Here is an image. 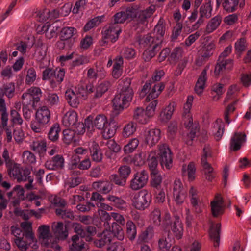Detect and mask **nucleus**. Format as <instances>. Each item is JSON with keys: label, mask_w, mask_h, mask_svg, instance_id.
<instances>
[{"label": "nucleus", "mask_w": 251, "mask_h": 251, "mask_svg": "<svg viewBox=\"0 0 251 251\" xmlns=\"http://www.w3.org/2000/svg\"><path fill=\"white\" fill-rule=\"evenodd\" d=\"M131 84V79L128 77L119 80L120 90L112 100L113 105L115 110L122 111L129 106L134 95Z\"/></svg>", "instance_id": "1"}, {"label": "nucleus", "mask_w": 251, "mask_h": 251, "mask_svg": "<svg viewBox=\"0 0 251 251\" xmlns=\"http://www.w3.org/2000/svg\"><path fill=\"white\" fill-rule=\"evenodd\" d=\"M193 101V97L189 96L187 97V101L184 105V111L182 115L184 126L186 128H191V130L190 133L188 134V139L186 141V144L189 146L192 145L193 140L200 129L199 123L196 121L193 122L192 115L190 113Z\"/></svg>", "instance_id": "2"}, {"label": "nucleus", "mask_w": 251, "mask_h": 251, "mask_svg": "<svg viewBox=\"0 0 251 251\" xmlns=\"http://www.w3.org/2000/svg\"><path fill=\"white\" fill-rule=\"evenodd\" d=\"M193 101V97L189 96L187 97V101L184 105V111L182 115L184 126L186 128H191V130L190 133L188 134V139L186 141V144L189 146L192 145L193 140L200 129L199 123L196 121L193 122L192 115L190 113Z\"/></svg>", "instance_id": "3"}, {"label": "nucleus", "mask_w": 251, "mask_h": 251, "mask_svg": "<svg viewBox=\"0 0 251 251\" xmlns=\"http://www.w3.org/2000/svg\"><path fill=\"white\" fill-rule=\"evenodd\" d=\"M138 42L140 47L145 49L142 56L145 61L153 57L161 47V43L158 42L151 33L141 38Z\"/></svg>", "instance_id": "4"}, {"label": "nucleus", "mask_w": 251, "mask_h": 251, "mask_svg": "<svg viewBox=\"0 0 251 251\" xmlns=\"http://www.w3.org/2000/svg\"><path fill=\"white\" fill-rule=\"evenodd\" d=\"M132 204L137 209L143 210L147 208L151 201V196L147 190H142L134 195Z\"/></svg>", "instance_id": "5"}, {"label": "nucleus", "mask_w": 251, "mask_h": 251, "mask_svg": "<svg viewBox=\"0 0 251 251\" xmlns=\"http://www.w3.org/2000/svg\"><path fill=\"white\" fill-rule=\"evenodd\" d=\"M159 153L158 154L161 166L167 169L172 166V154L168 146L166 144L158 145Z\"/></svg>", "instance_id": "6"}, {"label": "nucleus", "mask_w": 251, "mask_h": 251, "mask_svg": "<svg viewBox=\"0 0 251 251\" xmlns=\"http://www.w3.org/2000/svg\"><path fill=\"white\" fill-rule=\"evenodd\" d=\"M148 178V174L146 171L137 172L134 174L133 178L130 181L129 188L134 191L139 190L146 185Z\"/></svg>", "instance_id": "7"}, {"label": "nucleus", "mask_w": 251, "mask_h": 251, "mask_svg": "<svg viewBox=\"0 0 251 251\" xmlns=\"http://www.w3.org/2000/svg\"><path fill=\"white\" fill-rule=\"evenodd\" d=\"M215 49V44L213 42L204 44L198 51V57L196 60V63L201 66L211 57Z\"/></svg>", "instance_id": "8"}, {"label": "nucleus", "mask_w": 251, "mask_h": 251, "mask_svg": "<svg viewBox=\"0 0 251 251\" xmlns=\"http://www.w3.org/2000/svg\"><path fill=\"white\" fill-rule=\"evenodd\" d=\"M85 93V91L82 87H78L76 92L72 89H68L65 92V99L71 106L76 108L80 103L81 98L84 97Z\"/></svg>", "instance_id": "9"}, {"label": "nucleus", "mask_w": 251, "mask_h": 251, "mask_svg": "<svg viewBox=\"0 0 251 251\" xmlns=\"http://www.w3.org/2000/svg\"><path fill=\"white\" fill-rule=\"evenodd\" d=\"M212 7L211 1L203 4L200 8V16L198 21L192 25L191 31L198 29L202 25L206 19L209 18L212 15Z\"/></svg>", "instance_id": "10"}, {"label": "nucleus", "mask_w": 251, "mask_h": 251, "mask_svg": "<svg viewBox=\"0 0 251 251\" xmlns=\"http://www.w3.org/2000/svg\"><path fill=\"white\" fill-rule=\"evenodd\" d=\"M39 238L42 246L46 247H52L55 243L54 237L50 233L49 226L42 225L38 228Z\"/></svg>", "instance_id": "11"}, {"label": "nucleus", "mask_w": 251, "mask_h": 251, "mask_svg": "<svg viewBox=\"0 0 251 251\" xmlns=\"http://www.w3.org/2000/svg\"><path fill=\"white\" fill-rule=\"evenodd\" d=\"M217 4L219 6L222 4L224 10L228 13L236 11L238 7L242 8L245 6V0L240 2V0H216Z\"/></svg>", "instance_id": "12"}, {"label": "nucleus", "mask_w": 251, "mask_h": 251, "mask_svg": "<svg viewBox=\"0 0 251 251\" xmlns=\"http://www.w3.org/2000/svg\"><path fill=\"white\" fill-rule=\"evenodd\" d=\"M65 160L62 155L56 154L49 158L45 163V167L49 170L58 171L64 167Z\"/></svg>", "instance_id": "13"}, {"label": "nucleus", "mask_w": 251, "mask_h": 251, "mask_svg": "<svg viewBox=\"0 0 251 251\" xmlns=\"http://www.w3.org/2000/svg\"><path fill=\"white\" fill-rule=\"evenodd\" d=\"M160 130L159 129H147L144 132L145 141L150 147L155 145L160 138Z\"/></svg>", "instance_id": "14"}, {"label": "nucleus", "mask_w": 251, "mask_h": 251, "mask_svg": "<svg viewBox=\"0 0 251 251\" xmlns=\"http://www.w3.org/2000/svg\"><path fill=\"white\" fill-rule=\"evenodd\" d=\"M246 140L245 133L242 132H235L232 137L230 142V148L234 151L239 150L241 146Z\"/></svg>", "instance_id": "15"}, {"label": "nucleus", "mask_w": 251, "mask_h": 251, "mask_svg": "<svg viewBox=\"0 0 251 251\" xmlns=\"http://www.w3.org/2000/svg\"><path fill=\"white\" fill-rule=\"evenodd\" d=\"M233 66V60L232 59H218L215 65L214 74L219 75L225 70H231Z\"/></svg>", "instance_id": "16"}, {"label": "nucleus", "mask_w": 251, "mask_h": 251, "mask_svg": "<svg viewBox=\"0 0 251 251\" xmlns=\"http://www.w3.org/2000/svg\"><path fill=\"white\" fill-rule=\"evenodd\" d=\"M223 200L220 194H217L214 200L211 202V212L214 217H217L224 213Z\"/></svg>", "instance_id": "17"}, {"label": "nucleus", "mask_w": 251, "mask_h": 251, "mask_svg": "<svg viewBox=\"0 0 251 251\" xmlns=\"http://www.w3.org/2000/svg\"><path fill=\"white\" fill-rule=\"evenodd\" d=\"M174 243V238L172 237L170 231L164 233L158 241V248L161 251H169Z\"/></svg>", "instance_id": "18"}, {"label": "nucleus", "mask_w": 251, "mask_h": 251, "mask_svg": "<svg viewBox=\"0 0 251 251\" xmlns=\"http://www.w3.org/2000/svg\"><path fill=\"white\" fill-rule=\"evenodd\" d=\"M121 32V29L118 25L111 24L108 28L104 32L105 39H109L112 43H114L119 38V35Z\"/></svg>", "instance_id": "19"}, {"label": "nucleus", "mask_w": 251, "mask_h": 251, "mask_svg": "<svg viewBox=\"0 0 251 251\" xmlns=\"http://www.w3.org/2000/svg\"><path fill=\"white\" fill-rule=\"evenodd\" d=\"M50 111L47 106H42L38 108L35 113V119L39 120L47 125L50 120Z\"/></svg>", "instance_id": "20"}, {"label": "nucleus", "mask_w": 251, "mask_h": 251, "mask_svg": "<svg viewBox=\"0 0 251 251\" xmlns=\"http://www.w3.org/2000/svg\"><path fill=\"white\" fill-rule=\"evenodd\" d=\"M92 188L102 194L109 193L113 189V185L108 180H99L94 182L92 185Z\"/></svg>", "instance_id": "21"}, {"label": "nucleus", "mask_w": 251, "mask_h": 251, "mask_svg": "<svg viewBox=\"0 0 251 251\" xmlns=\"http://www.w3.org/2000/svg\"><path fill=\"white\" fill-rule=\"evenodd\" d=\"M52 230L55 236L58 239L65 240L68 233L67 228L61 222L53 223L51 226Z\"/></svg>", "instance_id": "22"}, {"label": "nucleus", "mask_w": 251, "mask_h": 251, "mask_svg": "<svg viewBox=\"0 0 251 251\" xmlns=\"http://www.w3.org/2000/svg\"><path fill=\"white\" fill-rule=\"evenodd\" d=\"M135 16L133 10L131 8H127L126 11H121L115 14L113 17L114 23L118 25L124 23L126 20L132 19Z\"/></svg>", "instance_id": "23"}, {"label": "nucleus", "mask_w": 251, "mask_h": 251, "mask_svg": "<svg viewBox=\"0 0 251 251\" xmlns=\"http://www.w3.org/2000/svg\"><path fill=\"white\" fill-rule=\"evenodd\" d=\"M165 23L163 18H160L155 25L153 31L151 33L153 37L156 38L158 42L162 43L165 33Z\"/></svg>", "instance_id": "24"}, {"label": "nucleus", "mask_w": 251, "mask_h": 251, "mask_svg": "<svg viewBox=\"0 0 251 251\" xmlns=\"http://www.w3.org/2000/svg\"><path fill=\"white\" fill-rule=\"evenodd\" d=\"M89 150L92 160L96 162H100L102 159V153L99 144L93 141L89 145Z\"/></svg>", "instance_id": "25"}, {"label": "nucleus", "mask_w": 251, "mask_h": 251, "mask_svg": "<svg viewBox=\"0 0 251 251\" xmlns=\"http://www.w3.org/2000/svg\"><path fill=\"white\" fill-rule=\"evenodd\" d=\"M151 117L148 112L142 107H137L134 111L133 119L141 124H147Z\"/></svg>", "instance_id": "26"}, {"label": "nucleus", "mask_w": 251, "mask_h": 251, "mask_svg": "<svg viewBox=\"0 0 251 251\" xmlns=\"http://www.w3.org/2000/svg\"><path fill=\"white\" fill-rule=\"evenodd\" d=\"M30 149L40 155L43 154L47 150V143L43 139L33 140L30 143Z\"/></svg>", "instance_id": "27"}, {"label": "nucleus", "mask_w": 251, "mask_h": 251, "mask_svg": "<svg viewBox=\"0 0 251 251\" xmlns=\"http://www.w3.org/2000/svg\"><path fill=\"white\" fill-rule=\"evenodd\" d=\"M30 174V171L28 169H22L19 175L16 179L18 182L28 180V183L25 185V187L28 190H31L33 188L32 184L33 181V177L29 176Z\"/></svg>", "instance_id": "28"}, {"label": "nucleus", "mask_w": 251, "mask_h": 251, "mask_svg": "<svg viewBox=\"0 0 251 251\" xmlns=\"http://www.w3.org/2000/svg\"><path fill=\"white\" fill-rule=\"evenodd\" d=\"M171 228L176 239H180L182 238L183 233V225L180 220L179 216H175V219L173 221Z\"/></svg>", "instance_id": "29"}, {"label": "nucleus", "mask_w": 251, "mask_h": 251, "mask_svg": "<svg viewBox=\"0 0 251 251\" xmlns=\"http://www.w3.org/2000/svg\"><path fill=\"white\" fill-rule=\"evenodd\" d=\"M114 65L112 70V76L114 78H119L122 74L123 67V58L122 56H117L114 59Z\"/></svg>", "instance_id": "30"}, {"label": "nucleus", "mask_w": 251, "mask_h": 251, "mask_svg": "<svg viewBox=\"0 0 251 251\" xmlns=\"http://www.w3.org/2000/svg\"><path fill=\"white\" fill-rule=\"evenodd\" d=\"M71 241L68 251H82L85 248V242L78 235L72 236Z\"/></svg>", "instance_id": "31"}, {"label": "nucleus", "mask_w": 251, "mask_h": 251, "mask_svg": "<svg viewBox=\"0 0 251 251\" xmlns=\"http://www.w3.org/2000/svg\"><path fill=\"white\" fill-rule=\"evenodd\" d=\"M165 88V84L162 82L154 84L146 98V101H150L155 100Z\"/></svg>", "instance_id": "32"}, {"label": "nucleus", "mask_w": 251, "mask_h": 251, "mask_svg": "<svg viewBox=\"0 0 251 251\" xmlns=\"http://www.w3.org/2000/svg\"><path fill=\"white\" fill-rule=\"evenodd\" d=\"M154 235V229L151 226H149L139 235L137 242L138 244L148 243Z\"/></svg>", "instance_id": "33"}, {"label": "nucleus", "mask_w": 251, "mask_h": 251, "mask_svg": "<svg viewBox=\"0 0 251 251\" xmlns=\"http://www.w3.org/2000/svg\"><path fill=\"white\" fill-rule=\"evenodd\" d=\"M207 71L204 69L201 72L199 76L195 87V91L198 95L202 93L205 87V83L207 80Z\"/></svg>", "instance_id": "34"}, {"label": "nucleus", "mask_w": 251, "mask_h": 251, "mask_svg": "<svg viewBox=\"0 0 251 251\" xmlns=\"http://www.w3.org/2000/svg\"><path fill=\"white\" fill-rule=\"evenodd\" d=\"M221 227V224L217 223L216 225L212 224L210 228L209 235L210 238L215 242L214 244L215 247H218L219 245Z\"/></svg>", "instance_id": "35"}, {"label": "nucleus", "mask_w": 251, "mask_h": 251, "mask_svg": "<svg viewBox=\"0 0 251 251\" xmlns=\"http://www.w3.org/2000/svg\"><path fill=\"white\" fill-rule=\"evenodd\" d=\"M77 121V114L75 111H69L63 116L62 123L66 126H75Z\"/></svg>", "instance_id": "36"}, {"label": "nucleus", "mask_w": 251, "mask_h": 251, "mask_svg": "<svg viewBox=\"0 0 251 251\" xmlns=\"http://www.w3.org/2000/svg\"><path fill=\"white\" fill-rule=\"evenodd\" d=\"M107 200L112 203V204L117 208L123 211H126L127 204L125 200L121 197L114 195H109L107 197Z\"/></svg>", "instance_id": "37"}, {"label": "nucleus", "mask_w": 251, "mask_h": 251, "mask_svg": "<svg viewBox=\"0 0 251 251\" xmlns=\"http://www.w3.org/2000/svg\"><path fill=\"white\" fill-rule=\"evenodd\" d=\"M221 22L222 17L220 15H217L212 18L206 25L205 34H208L215 31L219 26Z\"/></svg>", "instance_id": "38"}, {"label": "nucleus", "mask_w": 251, "mask_h": 251, "mask_svg": "<svg viewBox=\"0 0 251 251\" xmlns=\"http://www.w3.org/2000/svg\"><path fill=\"white\" fill-rule=\"evenodd\" d=\"M15 89L14 83L10 82L3 84L1 87H0V97L5 95L9 99L12 98L14 95Z\"/></svg>", "instance_id": "39"}, {"label": "nucleus", "mask_w": 251, "mask_h": 251, "mask_svg": "<svg viewBox=\"0 0 251 251\" xmlns=\"http://www.w3.org/2000/svg\"><path fill=\"white\" fill-rule=\"evenodd\" d=\"M174 111V103H170L161 112L159 115V120L162 122H167L171 118Z\"/></svg>", "instance_id": "40"}, {"label": "nucleus", "mask_w": 251, "mask_h": 251, "mask_svg": "<svg viewBox=\"0 0 251 251\" xmlns=\"http://www.w3.org/2000/svg\"><path fill=\"white\" fill-rule=\"evenodd\" d=\"M7 169V173L10 177L16 179L20 174L22 168H21L19 164L15 162L6 167Z\"/></svg>", "instance_id": "41"}, {"label": "nucleus", "mask_w": 251, "mask_h": 251, "mask_svg": "<svg viewBox=\"0 0 251 251\" xmlns=\"http://www.w3.org/2000/svg\"><path fill=\"white\" fill-rule=\"evenodd\" d=\"M21 226L23 229V236L30 241H33L34 234L32 230L31 224L29 222H24L21 224Z\"/></svg>", "instance_id": "42"}, {"label": "nucleus", "mask_w": 251, "mask_h": 251, "mask_svg": "<svg viewBox=\"0 0 251 251\" xmlns=\"http://www.w3.org/2000/svg\"><path fill=\"white\" fill-rule=\"evenodd\" d=\"M77 30L73 27H63L60 33V38L63 40L74 38L73 37L77 34Z\"/></svg>", "instance_id": "43"}, {"label": "nucleus", "mask_w": 251, "mask_h": 251, "mask_svg": "<svg viewBox=\"0 0 251 251\" xmlns=\"http://www.w3.org/2000/svg\"><path fill=\"white\" fill-rule=\"evenodd\" d=\"M108 124L107 118L103 114L97 115L93 120L94 126L99 130H102Z\"/></svg>", "instance_id": "44"}, {"label": "nucleus", "mask_w": 251, "mask_h": 251, "mask_svg": "<svg viewBox=\"0 0 251 251\" xmlns=\"http://www.w3.org/2000/svg\"><path fill=\"white\" fill-rule=\"evenodd\" d=\"M111 86V83L109 81H104L101 82L97 87L94 97L95 98L101 97L103 94L109 90Z\"/></svg>", "instance_id": "45"}, {"label": "nucleus", "mask_w": 251, "mask_h": 251, "mask_svg": "<svg viewBox=\"0 0 251 251\" xmlns=\"http://www.w3.org/2000/svg\"><path fill=\"white\" fill-rule=\"evenodd\" d=\"M189 196L191 197V203L195 209L196 212L200 213L201 209L198 205L199 198L197 195V191L193 187H191L189 190Z\"/></svg>", "instance_id": "46"}, {"label": "nucleus", "mask_w": 251, "mask_h": 251, "mask_svg": "<svg viewBox=\"0 0 251 251\" xmlns=\"http://www.w3.org/2000/svg\"><path fill=\"white\" fill-rule=\"evenodd\" d=\"M196 168L195 164L191 162L187 166V168L186 165L182 166V171L183 173H186L188 179L189 181H193L195 178V173Z\"/></svg>", "instance_id": "47"}, {"label": "nucleus", "mask_w": 251, "mask_h": 251, "mask_svg": "<svg viewBox=\"0 0 251 251\" xmlns=\"http://www.w3.org/2000/svg\"><path fill=\"white\" fill-rule=\"evenodd\" d=\"M162 177L157 172L151 173V186L156 190L161 188Z\"/></svg>", "instance_id": "48"}, {"label": "nucleus", "mask_w": 251, "mask_h": 251, "mask_svg": "<svg viewBox=\"0 0 251 251\" xmlns=\"http://www.w3.org/2000/svg\"><path fill=\"white\" fill-rule=\"evenodd\" d=\"M111 231L114 237L119 240L124 239V233L122 226L117 223H113L111 225Z\"/></svg>", "instance_id": "49"}, {"label": "nucleus", "mask_w": 251, "mask_h": 251, "mask_svg": "<svg viewBox=\"0 0 251 251\" xmlns=\"http://www.w3.org/2000/svg\"><path fill=\"white\" fill-rule=\"evenodd\" d=\"M224 85L221 83H216L214 84L211 89V94L213 95V100L217 101L221 97L224 90Z\"/></svg>", "instance_id": "50"}, {"label": "nucleus", "mask_w": 251, "mask_h": 251, "mask_svg": "<svg viewBox=\"0 0 251 251\" xmlns=\"http://www.w3.org/2000/svg\"><path fill=\"white\" fill-rule=\"evenodd\" d=\"M61 131V129L59 124L56 123L53 125L48 133L49 139L53 142L56 141L59 138V133Z\"/></svg>", "instance_id": "51"}, {"label": "nucleus", "mask_w": 251, "mask_h": 251, "mask_svg": "<svg viewBox=\"0 0 251 251\" xmlns=\"http://www.w3.org/2000/svg\"><path fill=\"white\" fill-rule=\"evenodd\" d=\"M224 127L225 125L222 120L217 119L214 126V128L217 130L216 132L214 134V137L216 141H219L221 139L224 133Z\"/></svg>", "instance_id": "52"}, {"label": "nucleus", "mask_w": 251, "mask_h": 251, "mask_svg": "<svg viewBox=\"0 0 251 251\" xmlns=\"http://www.w3.org/2000/svg\"><path fill=\"white\" fill-rule=\"evenodd\" d=\"M126 234L130 240L135 239L137 234L136 226L131 221L126 222Z\"/></svg>", "instance_id": "53"}, {"label": "nucleus", "mask_w": 251, "mask_h": 251, "mask_svg": "<svg viewBox=\"0 0 251 251\" xmlns=\"http://www.w3.org/2000/svg\"><path fill=\"white\" fill-rule=\"evenodd\" d=\"M155 6L151 5L146 9L141 11L138 16L139 20L144 22L147 19L150 18L155 11Z\"/></svg>", "instance_id": "54"}, {"label": "nucleus", "mask_w": 251, "mask_h": 251, "mask_svg": "<svg viewBox=\"0 0 251 251\" xmlns=\"http://www.w3.org/2000/svg\"><path fill=\"white\" fill-rule=\"evenodd\" d=\"M27 91L33 99V104L40 101V98L42 96V91L40 88L32 87L27 89Z\"/></svg>", "instance_id": "55"}, {"label": "nucleus", "mask_w": 251, "mask_h": 251, "mask_svg": "<svg viewBox=\"0 0 251 251\" xmlns=\"http://www.w3.org/2000/svg\"><path fill=\"white\" fill-rule=\"evenodd\" d=\"M104 18L103 16H97L88 21L84 27V31L86 32L101 23Z\"/></svg>", "instance_id": "56"}, {"label": "nucleus", "mask_w": 251, "mask_h": 251, "mask_svg": "<svg viewBox=\"0 0 251 251\" xmlns=\"http://www.w3.org/2000/svg\"><path fill=\"white\" fill-rule=\"evenodd\" d=\"M102 135L103 138L108 139L112 137L116 133L114 126L108 123L102 129Z\"/></svg>", "instance_id": "57"}, {"label": "nucleus", "mask_w": 251, "mask_h": 251, "mask_svg": "<svg viewBox=\"0 0 251 251\" xmlns=\"http://www.w3.org/2000/svg\"><path fill=\"white\" fill-rule=\"evenodd\" d=\"M63 141L66 144H70L72 142H75V132L74 130L70 129H65L63 131Z\"/></svg>", "instance_id": "58"}, {"label": "nucleus", "mask_w": 251, "mask_h": 251, "mask_svg": "<svg viewBox=\"0 0 251 251\" xmlns=\"http://www.w3.org/2000/svg\"><path fill=\"white\" fill-rule=\"evenodd\" d=\"M139 143V140L137 138L131 139L124 148L125 153L129 154L132 152L137 148Z\"/></svg>", "instance_id": "59"}, {"label": "nucleus", "mask_w": 251, "mask_h": 251, "mask_svg": "<svg viewBox=\"0 0 251 251\" xmlns=\"http://www.w3.org/2000/svg\"><path fill=\"white\" fill-rule=\"evenodd\" d=\"M23 162L27 165L34 164L36 162L35 155L28 151H24L22 154Z\"/></svg>", "instance_id": "60"}, {"label": "nucleus", "mask_w": 251, "mask_h": 251, "mask_svg": "<svg viewBox=\"0 0 251 251\" xmlns=\"http://www.w3.org/2000/svg\"><path fill=\"white\" fill-rule=\"evenodd\" d=\"M109 179L111 182L119 186L124 187L126 184V180L118 174H112L110 176Z\"/></svg>", "instance_id": "61"}, {"label": "nucleus", "mask_w": 251, "mask_h": 251, "mask_svg": "<svg viewBox=\"0 0 251 251\" xmlns=\"http://www.w3.org/2000/svg\"><path fill=\"white\" fill-rule=\"evenodd\" d=\"M46 125L39 120H33L30 124V127L33 131L35 133H41L44 130V127Z\"/></svg>", "instance_id": "62"}, {"label": "nucleus", "mask_w": 251, "mask_h": 251, "mask_svg": "<svg viewBox=\"0 0 251 251\" xmlns=\"http://www.w3.org/2000/svg\"><path fill=\"white\" fill-rule=\"evenodd\" d=\"M36 73L33 68H30L27 71L25 82L27 85H31L36 79Z\"/></svg>", "instance_id": "63"}, {"label": "nucleus", "mask_w": 251, "mask_h": 251, "mask_svg": "<svg viewBox=\"0 0 251 251\" xmlns=\"http://www.w3.org/2000/svg\"><path fill=\"white\" fill-rule=\"evenodd\" d=\"M135 131L136 126L135 124L132 122L129 123L125 126L123 129V136L125 138L128 137L132 135Z\"/></svg>", "instance_id": "64"}]
</instances>
